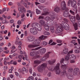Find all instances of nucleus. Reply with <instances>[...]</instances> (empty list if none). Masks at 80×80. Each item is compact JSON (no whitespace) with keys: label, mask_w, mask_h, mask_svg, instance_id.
<instances>
[{"label":"nucleus","mask_w":80,"mask_h":80,"mask_svg":"<svg viewBox=\"0 0 80 80\" xmlns=\"http://www.w3.org/2000/svg\"><path fill=\"white\" fill-rule=\"evenodd\" d=\"M63 15L65 17H70V15L68 14V12L67 10H65L63 12Z\"/></svg>","instance_id":"1a4fd4ad"},{"label":"nucleus","mask_w":80,"mask_h":80,"mask_svg":"<svg viewBox=\"0 0 80 80\" xmlns=\"http://www.w3.org/2000/svg\"><path fill=\"white\" fill-rule=\"evenodd\" d=\"M43 34L45 35H50V33L47 31H44L43 33Z\"/></svg>","instance_id":"4c0bfd02"},{"label":"nucleus","mask_w":80,"mask_h":80,"mask_svg":"<svg viewBox=\"0 0 80 80\" xmlns=\"http://www.w3.org/2000/svg\"><path fill=\"white\" fill-rule=\"evenodd\" d=\"M71 53H73V50H71L68 53L67 56L65 58L66 60H68L70 59V55Z\"/></svg>","instance_id":"6e6552de"},{"label":"nucleus","mask_w":80,"mask_h":80,"mask_svg":"<svg viewBox=\"0 0 80 80\" xmlns=\"http://www.w3.org/2000/svg\"><path fill=\"white\" fill-rule=\"evenodd\" d=\"M42 46H40L39 47H38V48H36L35 49L32 50H39V49H40V48H42Z\"/></svg>","instance_id":"3c124183"},{"label":"nucleus","mask_w":80,"mask_h":80,"mask_svg":"<svg viewBox=\"0 0 80 80\" xmlns=\"http://www.w3.org/2000/svg\"><path fill=\"white\" fill-rule=\"evenodd\" d=\"M42 44L44 46H45V45H47V44H48V43L46 42H42Z\"/></svg>","instance_id":"09e8293b"},{"label":"nucleus","mask_w":80,"mask_h":80,"mask_svg":"<svg viewBox=\"0 0 80 80\" xmlns=\"http://www.w3.org/2000/svg\"><path fill=\"white\" fill-rule=\"evenodd\" d=\"M39 23L41 25L44 26L46 24H45V21L42 19L41 20L39 21Z\"/></svg>","instance_id":"dca6fc26"},{"label":"nucleus","mask_w":80,"mask_h":80,"mask_svg":"<svg viewBox=\"0 0 80 80\" xmlns=\"http://www.w3.org/2000/svg\"><path fill=\"white\" fill-rule=\"evenodd\" d=\"M66 77L68 78V79H69L70 80H73L74 78L72 74H67L66 75Z\"/></svg>","instance_id":"2eb2a0df"},{"label":"nucleus","mask_w":80,"mask_h":80,"mask_svg":"<svg viewBox=\"0 0 80 80\" xmlns=\"http://www.w3.org/2000/svg\"><path fill=\"white\" fill-rule=\"evenodd\" d=\"M18 10L19 11H20L19 12L21 14H22V12H23V9L21 8L20 7H18Z\"/></svg>","instance_id":"2f4dec72"},{"label":"nucleus","mask_w":80,"mask_h":80,"mask_svg":"<svg viewBox=\"0 0 80 80\" xmlns=\"http://www.w3.org/2000/svg\"><path fill=\"white\" fill-rule=\"evenodd\" d=\"M66 6V4L65 3V2L64 1H63L62 2L61 4V6Z\"/></svg>","instance_id":"a19ab883"},{"label":"nucleus","mask_w":80,"mask_h":80,"mask_svg":"<svg viewBox=\"0 0 80 80\" xmlns=\"http://www.w3.org/2000/svg\"><path fill=\"white\" fill-rule=\"evenodd\" d=\"M74 45L75 46V48H77V49H79L80 48V45H77V43H75Z\"/></svg>","instance_id":"5701e85b"},{"label":"nucleus","mask_w":80,"mask_h":80,"mask_svg":"<svg viewBox=\"0 0 80 80\" xmlns=\"http://www.w3.org/2000/svg\"><path fill=\"white\" fill-rule=\"evenodd\" d=\"M48 77H50L52 76V73L51 72H48L47 74Z\"/></svg>","instance_id":"4d7b16f0"},{"label":"nucleus","mask_w":80,"mask_h":80,"mask_svg":"<svg viewBox=\"0 0 80 80\" xmlns=\"http://www.w3.org/2000/svg\"><path fill=\"white\" fill-rule=\"evenodd\" d=\"M23 58V60H25V57H23V56L20 55L18 57V58Z\"/></svg>","instance_id":"603ef678"},{"label":"nucleus","mask_w":80,"mask_h":80,"mask_svg":"<svg viewBox=\"0 0 80 80\" xmlns=\"http://www.w3.org/2000/svg\"><path fill=\"white\" fill-rule=\"evenodd\" d=\"M60 10V8L58 7H57L54 8L55 12H57V13H58V12H59Z\"/></svg>","instance_id":"412c9836"},{"label":"nucleus","mask_w":80,"mask_h":80,"mask_svg":"<svg viewBox=\"0 0 80 80\" xmlns=\"http://www.w3.org/2000/svg\"><path fill=\"white\" fill-rule=\"evenodd\" d=\"M47 67V64L46 63H43L41 66H38L37 68L38 70L40 73H45V68Z\"/></svg>","instance_id":"f257e3e1"},{"label":"nucleus","mask_w":80,"mask_h":80,"mask_svg":"<svg viewBox=\"0 0 80 80\" xmlns=\"http://www.w3.org/2000/svg\"><path fill=\"white\" fill-rule=\"evenodd\" d=\"M22 70L23 72H25L26 73H28V69H26V68L25 67H23L22 68Z\"/></svg>","instance_id":"c85d7f7f"},{"label":"nucleus","mask_w":80,"mask_h":80,"mask_svg":"<svg viewBox=\"0 0 80 80\" xmlns=\"http://www.w3.org/2000/svg\"><path fill=\"white\" fill-rule=\"evenodd\" d=\"M50 31L52 33H53L55 32V28L54 27H52L50 29Z\"/></svg>","instance_id":"473e14b6"},{"label":"nucleus","mask_w":80,"mask_h":80,"mask_svg":"<svg viewBox=\"0 0 80 80\" xmlns=\"http://www.w3.org/2000/svg\"><path fill=\"white\" fill-rule=\"evenodd\" d=\"M46 60H47V59L46 58V57L45 56L42 57V58H41V61H45Z\"/></svg>","instance_id":"c03bdc74"},{"label":"nucleus","mask_w":80,"mask_h":80,"mask_svg":"<svg viewBox=\"0 0 80 80\" xmlns=\"http://www.w3.org/2000/svg\"><path fill=\"white\" fill-rule=\"evenodd\" d=\"M74 52L76 53H80V51L78 49H75L74 50Z\"/></svg>","instance_id":"5fc2aeb1"},{"label":"nucleus","mask_w":80,"mask_h":80,"mask_svg":"<svg viewBox=\"0 0 80 80\" xmlns=\"http://www.w3.org/2000/svg\"><path fill=\"white\" fill-rule=\"evenodd\" d=\"M55 15V13L53 12H50L49 15L51 16H54Z\"/></svg>","instance_id":"f704fd0d"},{"label":"nucleus","mask_w":80,"mask_h":80,"mask_svg":"<svg viewBox=\"0 0 80 80\" xmlns=\"http://www.w3.org/2000/svg\"><path fill=\"white\" fill-rule=\"evenodd\" d=\"M51 20H53L55 19V17L54 16H51Z\"/></svg>","instance_id":"13d9d810"},{"label":"nucleus","mask_w":80,"mask_h":80,"mask_svg":"<svg viewBox=\"0 0 80 80\" xmlns=\"http://www.w3.org/2000/svg\"><path fill=\"white\" fill-rule=\"evenodd\" d=\"M61 68L63 70H65L67 68V66L66 65L62 64Z\"/></svg>","instance_id":"f3484780"},{"label":"nucleus","mask_w":80,"mask_h":80,"mask_svg":"<svg viewBox=\"0 0 80 80\" xmlns=\"http://www.w3.org/2000/svg\"><path fill=\"white\" fill-rule=\"evenodd\" d=\"M80 21H78V22L77 23V25H78V27H80Z\"/></svg>","instance_id":"774afa93"},{"label":"nucleus","mask_w":80,"mask_h":80,"mask_svg":"<svg viewBox=\"0 0 80 80\" xmlns=\"http://www.w3.org/2000/svg\"><path fill=\"white\" fill-rule=\"evenodd\" d=\"M28 48H33V47H35L34 45L32 44H29L28 45Z\"/></svg>","instance_id":"c9c22d12"},{"label":"nucleus","mask_w":80,"mask_h":80,"mask_svg":"<svg viewBox=\"0 0 80 80\" xmlns=\"http://www.w3.org/2000/svg\"><path fill=\"white\" fill-rule=\"evenodd\" d=\"M69 12L71 14H72L73 15H75V12H74L72 10H70L69 11Z\"/></svg>","instance_id":"79ce46f5"},{"label":"nucleus","mask_w":80,"mask_h":80,"mask_svg":"<svg viewBox=\"0 0 80 80\" xmlns=\"http://www.w3.org/2000/svg\"><path fill=\"white\" fill-rule=\"evenodd\" d=\"M45 39V36H43V35H42L39 38V39L40 40H43V39Z\"/></svg>","instance_id":"c756f323"},{"label":"nucleus","mask_w":80,"mask_h":80,"mask_svg":"<svg viewBox=\"0 0 80 80\" xmlns=\"http://www.w3.org/2000/svg\"><path fill=\"white\" fill-rule=\"evenodd\" d=\"M61 7L62 10H65L67 9V7H66V5L61 6Z\"/></svg>","instance_id":"e433bc0d"},{"label":"nucleus","mask_w":80,"mask_h":80,"mask_svg":"<svg viewBox=\"0 0 80 80\" xmlns=\"http://www.w3.org/2000/svg\"><path fill=\"white\" fill-rule=\"evenodd\" d=\"M38 54V52L37 51H33L31 52L30 53V55L32 57H34V56H36V55H37Z\"/></svg>","instance_id":"9d476101"},{"label":"nucleus","mask_w":80,"mask_h":80,"mask_svg":"<svg viewBox=\"0 0 80 80\" xmlns=\"http://www.w3.org/2000/svg\"><path fill=\"white\" fill-rule=\"evenodd\" d=\"M77 4V2L76 1L74 0L73 1L72 0L71 3V5L72 7H74Z\"/></svg>","instance_id":"4468645a"},{"label":"nucleus","mask_w":80,"mask_h":80,"mask_svg":"<svg viewBox=\"0 0 80 80\" xmlns=\"http://www.w3.org/2000/svg\"><path fill=\"white\" fill-rule=\"evenodd\" d=\"M46 0H39V2L40 3H45Z\"/></svg>","instance_id":"bf43d9fd"},{"label":"nucleus","mask_w":80,"mask_h":80,"mask_svg":"<svg viewBox=\"0 0 80 80\" xmlns=\"http://www.w3.org/2000/svg\"><path fill=\"white\" fill-rule=\"evenodd\" d=\"M64 61H65V59H64L63 58H62L60 61V62L61 63V65H62L63 63V62H64Z\"/></svg>","instance_id":"a18cd8bd"},{"label":"nucleus","mask_w":80,"mask_h":80,"mask_svg":"<svg viewBox=\"0 0 80 80\" xmlns=\"http://www.w3.org/2000/svg\"><path fill=\"white\" fill-rule=\"evenodd\" d=\"M71 22L72 23H74L75 22V18L73 17H72L70 19Z\"/></svg>","instance_id":"a211bd4d"},{"label":"nucleus","mask_w":80,"mask_h":80,"mask_svg":"<svg viewBox=\"0 0 80 80\" xmlns=\"http://www.w3.org/2000/svg\"><path fill=\"white\" fill-rule=\"evenodd\" d=\"M56 60L53 59L52 60H49L48 61V63L50 65H53V64L55 63Z\"/></svg>","instance_id":"9b49d317"},{"label":"nucleus","mask_w":80,"mask_h":80,"mask_svg":"<svg viewBox=\"0 0 80 80\" xmlns=\"http://www.w3.org/2000/svg\"><path fill=\"white\" fill-rule=\"evenodd\" d=\"M22 42H21V41L18 42V45L19 46L22 45Z\"/></svg>","instance_id":"e2e57ef3"},{"label":"nucleus","mask_w":80,"mask_h":80,"mask_svg":"<svg viewBox=\"0 0 80 80\" xmlns=\"http://www.w3.org/2000/svg\"><path fill=\"white\" fill-rule=\"evenodd\" d=\"M47 68L50 71H53V70H54V69H55V68L53 66H49Z\"/></svg>","instance_id":"6ab92c4d"},{"label":"nucleus","mask_w":80,"mask_h":80,"mask_svg":"<svg viewBox=\"0 0 80 80\" xmlns=\"http://www.w3.org/2000/svg\"><path fill=\"white\" fill-rule=\"evenodd\" d=\"M50 12H45L43 13L42 14V15H49Z\"/></svg>","instance_id":"58836bf2"},{"label":"nucleus","mask_w":80,"mask_h":80,"mask_svg":"<svg viewBox=\"0 0 80 80\" xmlns=\"http://www.w3.org/2000/svg\"><path fill=\"white\" fill-rule=\"evenodd\" d=\"M36 12L37 14H40L41 12L40 11L38 10L37 9H36Z\"/></svg>","instance_id":"864d4df0"},{"label":"nucleus","mask_w":80,"mask_h":80,"mask_svg":"<svg viewBox=\"0 0 80 80\" xmlns=\"http://www.w3.org/2000/svg\"><path fill=\"white\" fill-rule=\"evenodd\" d=\"M74 27L75 30H77L78 29V26L77 25V22H76L75 24L74 25Z\"/></svg>","instance_id":"72a5a7b5"},{"label":"nucleus","mask_w":80,"mask_h":80,"mask_svg":"<svg viewBox=\"0 0 80 80\" xmlns=\"http://www.w3.org/2000/svg\"><path fill=\"white\" fill-rule=\"evenodd\" d=\"M44 28L46 30H49V27H50V26L49 25H47L46 24H45L44 25Z\"/></svg>","instance_id":"4be33fe9"},{"label":"nucleus","mask_w":80,"mask_h":80,"mask_svg":"<svg viewBox=\"0 0 80 80\" xmlns=\"http://www.w3.org/2000/svg\"><path fill=\"white\" fill-rule=\"evenodd\" d=\"M34 37L32 36H29L27 38V40L28 42H32V41H34Z\"/></svg>","instance_id":"0eeeda50"},{"label":"nucleus","mask_w":80,"mask_h":80,"mask_svg":"<svg viewBox=\"0 0 80 80\" xmlns=\"http://www.w3.org/2000/svg\"><path fill=\"white\" fill-rule=\"evenodd\" d=\"M70 3H72V0H69L68 1V6H70Z\"/></svg>","instance_id":"052dcab7"},{"label":"nucleus","mask_w":80,"mask_h":80,"mask_svg":"<svg viewBox=\"0 0 80 80\" xmlns=\"http://www.w3.org/2000/svg\"><path fill=\"white\" fill-rule=\"evenodd\" d=\"M40 39H37L34 40L33 42V44L34 45L35 47H38L40 46V44H39L40 43Z\"/></svg>","instance_id":"20e7f679"},{"label":"nucleus","mask_w":80,"mask_h":80,"mask_svg":"<svg viewBox=\"0 0 80 80\" xmlns=\"http://www.w3.org/2000/svg\"><path fill=\"white\" fill-rule=\"evenodd\" d=\"M72 53H71V54L69 55L70 58L71 59L73 58V60H74V59H75V55H74L73 54H72L71 55V54H72Z\"/></svg>","instance_id":"393cba45"},{"label":"nucleus","mask_w":80,"mask_h":80,"mask_svg":"<svg viewBox=\"0 0 80 80\" xmlns=\"http://www.w3.org/2000/svg\"><path fill=\"white\" fill-rule=\"evenodd\" d=\"M56 42L58 43H61L62 42V41L60 40L57 39L56 40Z\"/></svg>","instance_id":"8fccbe9b"},{"label":"nucleus","mask_w":80,"mask_h":80,"mask_svg":"<svg viewBox=\"0 0 80 80\" xmlns=\"http://www.w3.org/2000/svg\"><path fill=\"white\" fill-rule=\"evenodd\" d=\"M66 75H67V71L65 70H63V71H62L61 73V77H64V76H65Z\"/></svg>","instance_id":"ddd939ff"},{"label":"nucleus","mask_w":80,"mask_h":80,"mask_svg":"<svg viewBox=\"0 0 80 80\" xmlns=\"http://www.w3.org/2000/svg\"><path fill=\"white\" fill-rule=\"evenodd\" d=\"M63 21L65 22H62L61 23V27L62 28H63L66 30H69V26L68 24L67 23L68 22V20L66 18H64L63 19Z\"/></svg>","instance_id":"f03ea898"},{"label":"nucleus","mask_w":80,"mask_h":80,"mask_svg":"<svg viewBox=\"0 0 80 80\" xmlns=\"http://www.w3.org/2000/svg\"><path fill=\"white\" fill-rule=\"evenodd\" d=\"M73 68H69L68 69V71L70 73L72 72H73Z\"/></svg>","instance_id":"6e6d98bb"},{"label":"nucleus","mask_w":80,"mask_h":80,"mask_svg":"<svg viewBox=\"0 0 80 80\" xmlns=\"http://www.w3.org/2000/svg\"><path fill=\"white\" fill-rule=\"evenodd\" d=\"M74 71L78 72H79V68H75L74 69Z\"/></svg>","instance_id":"de8ad7c7"},{"label":"nucleus","mask_w":80,"mask_h":80,"mask_svg":"<svg viewBox=\"0 0 80 80\" xmlns=\"http://www.w3.org/2000/svg\"><path fill=\"white\" fill-rule=\"evenodd\" d=\"M41 63V61L38 60H36L34 61V63L35 64H39L40 63Z\"/></svg>","instance_id":"bb28decb"},{"label":"nucleus","mask_w":80,"mask_h":80,"mask_svg":"<svg viewBox=\"0 0 80 80\" xmlns=\"http://www.w3.org/2000/svg\"><path fill=\"white\" fill-rule=\"evenodd\" d=\"M35 28H33V27L32 28H30V33H32L34 31V30H35Z\"/></svg>","instance_id":"a878e982"},{"label":"nucleus","mask_w":80,"mask_h":80,"mask_svg":"<svg viewBox=\"0 0 80 80\" xmlns=\"http://www.w3.org/2000/svg\"><path fill=\"white\" fill-rule=\"evenodd\" d=\"M27 12H29V13L30 14V17H32V11H30V10H28L27 11Z\"/></svg>","instance_id":"37998d69"},{"label":"nucleus","mask_w":80,"mask_h":80,"mask_svg":"<svg viewBox=\"0 0 80 80\" xmlns=\"http://www.w3.org/2000/svg\"><path fill=\"white\" fill-rule=\"evenodd\" d=\"M70 63H75V60H70Z\"/></svg>","instance_id":"338daca9"},{"label":"nucleus","mask_w":80,"mask_h":80,"mask_svg":"<svg viewBox=\"0 0 80 80\" xmlns=\"http://www.w3.org/2000/svg\"><path fill=\"white\" fill-rule=\"evenodd\" d=\"M55 67H58V68H60V63H58L57 64V66Z\"/></svg>","instance_id":"680f3d73"},{"label":"nucleus","mask_w":80,"mask_h":80,"mask_svg":"<svg viewBox=\"0 0 80 80\" xmlns=\"http://www.w3.org/2000/svg\"><path fill=\"white\" fill-rule=\"evenodd\" d=\"M54 70H55V72L57 75H60V74L62 72V70L58 68V67H54Z\"/></svg>","instance_id":"423d86ee"},{"label":"nucleus","mask_w":80,"mask_h":80,"mask_svg":"<svg viewBox=\"0 0 80 80\" xmlns=\"http://www.w3.org/2000/svg\"><path fill=\"white\" fill-rule=\"evenodd\" d=\"M45 20H47V21H49L50 20H51V18L48 16H47L45 18Z\"/></svg>","instance_id":"7c9ffc66"},{"label":"nucleus","mask_w":80,"mask_h":80,"mask_svg":"<svg viewBox=\"0 0 80 80\" xmlns=\"http://www.w3.org/2000/svg\"><path fill=\"white\" fill-rule=\"evenodd\" d=\"M8 5H9V6H11L12 5H13V3H12V2H9V3H8Z\"/></svg>","instance_id":"69168bd1"},{"label":"nucleus","mask_w":80,"mask_h":80,"mask_svg":"<svg viewBox=\"0 0 80 80\" xmlns=\"http://www.w3.org/2000/svg\"><path fill=\"white\" fill-rule=\"evenodd\" d=\"M46 52V49L42 48L40 49V54L41 55H43Z\"/></svg>","instance_id":"f8f14e48"},{"label":"nucleus","mask_w":80,"mask_h":80,"mask_svg":"<svg viewBox=\"0 0 80 80\" xmlns=\"http://www.w3.org/2000/svg\"><path fill=\"white\" fill-rule=\"evenodd\" d=\"M76 18L77 20H78V21L80 20V17L79 15L78 14L76 15Z\"/></svg>","instance_id":"49530a36"},{"label":"nucleus","mask_w":80,"mask_h":80,"mask_svg":"<svg viewBox=\"0 0 80 80\" xmlns=\"http://www.w3.org/2000/svg\"><path fill=\"white\" fill-rule=\"evenodd\" d=\"M37 33H38V32H37V31L35 29L32 34H33V35H37Z\"/></svg>","instance_id":"ea45409f"},{"label":"nucleus","mask_w":80,"mask_h":80,"mask_svg":"<svg viewBox=\"0 0 80 80\" xmlns=\"http://www.w3.org/2000/svg\"><path fill=\"white\" fill-rule=\"evenodd\" d=\"M78 73V72H76L75 71H74V72H73V74L74 75H77Z\"/></svg>","instance_id":"0e129e2a"},{"label":"nucleus","mask_w":80,"mask_h":80,"mask_svg":"<svg viewBox=\"0 0 80 80\" xmlns=\"http://www.w3.org/2000/svg\"><path fill=\"white\" fill-rule=\"evenodd\" d=\"M32 27L37 28L38 31H41L42 30V26L38 23H34L32 25Z\"/></svg>","instance_id":"7ed1b4c3"},{"label":"nucleus","mask_w":80,"mask_h":80,"mask_svg":"<svg viewBox=\"0 0 80 80\" xmlns=\"http://www.w3.org/2000/svg\"><path fill=\"white\" fill-rule=\"evenodd\" d=\"M20 42V39H19V38L18 37L17 38V39L15 41V43L16 45H18V42Z\"/></svg>","instance_id":"cd10ccee"},{"label":"nucleus","mask_w":80,"mask_h":80,"mask_svg":"<svg viewBox=\"0 0 80 80\" xmlns=\"http://www.w3.org/2000/svg\"><path fill=\"white\" fill-rule=\"evenodd\" d=\"M63 28H62L60 27H57V29L55 31V33L57 34L58 33H60L62 31H63Z\"/></svg>","instance_id":"39448f33"},{"label":"nucleus","mask_w":80,"mask_h":80,"mask_svg":"<svg viewBox=\"0 0 80 80\" xmlns=\"http://www.w3.org/2000/svg\"><path fill=\"white\" fill-rule=\"evenodd\" d=\"M68 52V49L67 48H65L63 50V54H67Z\"/></svg>","instance_id":"aec40b11"},{"label":"nucleus","mask_w":80,"mask_h":80,"mask_svg":"<svg viewBox=\"0 0 80 80\" xmlns=\"http://www.w3.org/2000/svg\"><path fill=\"white\" fill-rule=\"evenodd\" d=\"M50 53H51V52H48L45 55V57H46V59L49 57V54H50Z\"/></svg>","instance_id":"b1692460"}]
</instances>
